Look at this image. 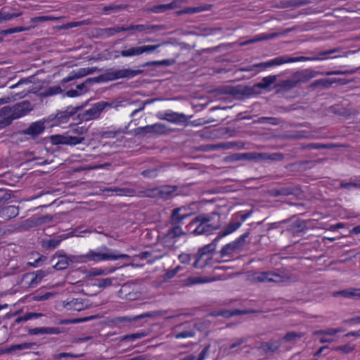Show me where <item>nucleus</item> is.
Instances as JSON below:
<instances>
[{
  "instance_id": "nucleus-1",
  "label": "nucleus",
  "mask_w": 360,
  "mask_h": 360,
  "mask_svg": "<svg viewBox=\"0 0 360 360\" xmlns=\"http://www.w3.org/2000/svg\"><path fill=\"white\" fill-rule=\"evenodd\" d=\"M336 49L327 50L325 51H321L318 53L314 57H304V56H300V57H288L287 56H279L274 58L271 60H269L266 62H263L257 64H255L252 66L246 68L245 70L247 71H252L255 68H267L273 66H278L281 65L285 63H295V62H301V61H314V60H322L327 59L326 56L327 55L334 53L337 52Z\"/></svg>"
},
{
  "instance_id": "nucleus-2",
  "label": "nucleus",
  "mask_w": 360,
  "mask_h": 360,
  "mask_svg": "<svg viewBox=\"0 0 360 360\" xmlns=\"http://www.w3.org/2000/svg\"><path fill=\"white\" fill-rule=\"evenodd\" d=\"M77 262H100L103 261H112V250L105 246L100 247L96 250H90L86 254L79 255Z\"/></svg>"
},
{
  "instance_id": "nucleus-3",
  "label": "nucleus",
  "mask_w": 360,
  "mask_h": 360,
  "mask_svg": "<svg viewBox=\"0 0 360 360\" xmlns=\"http://www.w3.org/2000/svg\"><path fill=\"white\" fill-rule=\"evenodd\" d=\"M188 226L190 229L195 226V229L191 231L195 235H208L219 228L218 224L211 223V217L206 214L196 217Z\"/></svg>"
},
{
  "instance_id": "nucleus-4",
  "label": "nucleus",
  "mask_w": 360,
  "mask_h": 360,
  "mask_svg": "<svg viewBox=\"0 0 360 360\" xmlns=\"http://www.w3.org/2000/svg\"><path fill=\"white\" fill-rule=\"evenodd\" d=\"M242 225L241 221H230L229 224L224 228V231L220 232L217 238L213 240V243L209 244L207 246L200 250V255H205L207 252H212L215 249L216 243L222 238L233 233Z\"/></svg>"
},
{
  "instance_id": "nucleus-5",
  "label": "nucleus",
  "mask_w": 360,
  "mask_h": 360,
  "mask_svg": "<svg viewBox=\"0 0 360 360\" xmlns=\"http://www.w3.org/2000/svg\"><path fill=\"white\" fill-rule=\"evenodd\" d=\"M112 107V103L105 101L98 102L93 104L90 108L84 110L81 116L85 120H94L98 118L104 110Z\"/></svg>"
},
{
  "instance_id": "nucleus-6",
  "label": "nucleus",
  "mask_w": 360,
  "mask_h": 360,
  "mask_svg": "<svg viewBox=\"0 0 360 360\" xmlns=\"http://www.w3.org/2000/svg\"><path fill=\"white\" fill-rule=\"evenodd\" d=\"M248 236L249 233L246 232L242 234L239 238H238L234 241L224 245L220 251L221 256H229L234 252L240 251L244 246L245 240Z\"/></svg>"
},
{
  "instance_id": "nucleus-7",
  "label": "nucleus",
  "mask_w": 360,
  "mask_h": 360,
  "mask_svg": "<svg viewBox=\"0 0 360 360\" xmlns=\"http://www.w3.org/2000/svg\"><path fill=\"white\" fill-rule=\"evenodd\" d=\"M161 44L143 45L140 46H131L121 51L120 55L124 58L139 56L143 53H150L159 48Z\"/></svg>"
},
{
  "instance_id": "nucleus-8",
  "label": "nucleus",
  "mask_w": 360,
  "mask_h": 360,
  "mask_svg": "<svg viewBox=\"0 0 360 360\" xmlns=\"http://www.w3.org/2000/svg\"><path fill=\"white\" fill-rule=\"evenodd\" d=\"M48 275V272L43 270H37L34 272L27 273L23 275L22 282L27 288H35Z\"/></svg>"
},
{
  "instance_id": "nucleus-9",
  "label": "nucleus",
  "mask_w": 360,
  "mask_h": 360,
  "mask_svg": "<svg viewBox=\"0 0 360 360\" xmlns=\"http://www.w3.org/2000/svg\"><path fill=\"white\" fill-rule=\"evenodd\" d=\"M252 280L257 282H275L279 283L285 281V276L273 271L255 272L252 276Z\"/></svg>"
},
{
  "instance_id": "nucleus-10",
  "label": "nucleus",
  "mask_w": 360,
  "mask_h": 360,
  "mask_svg": "<svg viewBox=\"0 0 360 360\" xmlns=\"http://www.w3.org/2000/svg\"><path fill=\"white\" fill-rule=\"evenodd\" d=\"M159 119L166 120L169 122L180 124H186L189 119L184 113L176 112L172 110H167L165 112L158 115Z\"/></svg>"
},
{
  "instance_id": "nucleus-11",
  "label": "nucleus",
  "mask_w": 360,
  "mask_h": 360,
  "mask_svg": "<svg viewBox=\"0 0 360 360\" xmlns=\"http://www.w3.org/2000/svg\"><path fill=\"white\" fill-rule=\"evenodd\" d=\"M195 334L194 330L188 323L176 326L172 332V335L176 339L192 338Z\"/></svg>"
},
{
  "instance_id": "nucleus-12",
  "label": "nucleus",
  "mask_w": 360,
  "mask_h": 360,
  "mask_svg": "<svg viewBox=\"0 0 360 360\" xmlns=\"http://www.w3.org/2000/svg\"><path fill=\"white\" fill-rule=\"evenodd\" d=\"M142 70H131L129 68L112 70L108 74L111 79H117L122 78H132L140 75Z\"/></svg>"
},
{
  "instance_id": "nucleus-13",
  "label": "nucleus",
  "mask_w": 360,
  "mask_h": 360,
  "mask_svg": "<svg viewBox=\"0 0 360 360\" xmlns=\"http://www.w3.org/2000/svg\"><path fill=\"white\" fill-rule=\"evenodd\" d=\"M63 307L68 311H80L86 309L89 303L82 298H71L63 302Z\"/></svg>"
},
{
  "instance_id": "nucleus-14",
  "label": "nucleus",
  "mask_w": 360,
  "mask_h": 360,
  "mask_svg": "<svg viewBox=\"0 0 360 360\" xmlns=\"http://www.w3.org/2000/svg\"><path fill=\"white\" fill-rule=\"evenodd\" d=\"M96 68H82L74 70L70 74L62 79L63 83H67L72 80L82 78L86 75H91L95 72Z\"/></svg>"
},
{
  "instance_id": "nucleus-15",
  "label": "nucleus",
  "mask_w": 360,
  "mask_h": 360,
  "mask_svg": "<svg viewBox=\"0 0 360 360\" xmlns=\"http://www.w3.org/2000/svg\"><path fill=\"white\" fill-rule=\"evenodd\" d=\"M11 108L15 120L26 115L32 110L31 103L29 101L20 102Z\"/></svg>"
},
{
  "instance_id": "nucleus-16",
  "label": "nucleus",
  "mask_w": 360,
  "mask_h": 360,
  "mask_svg": "<svg viewBox=\"0 0 360 360\" xmlns=\"http://www.w3.org/2000/svg\"><path fill=\"white\" fill-rule=\"evenodd\" d=\"M342 331L343 330L341 328H328L324 330H316L313 333V334L314 335H321V337L319 338V341L321 343H326L333 342L334 340L332 336Z\"/></svg>"
},
{
  "instance_id": "nucleus-17",
  "label": "nucleus",
  "mask_w": 360,
  "mask_h": 360,
  "mask_svg": "<svg viewBox=\"0 0 360 360\" xmlns=\"http://www.w3.org/2000/svg\"><path fill=\"white\" fill-rule=\"evenodd\" d=\"M14 120L15 118L11 107L4 106L0 108V129L9 125Z\"/></svg>"
},
{
  "instance_id": "nucleus-18",
  "label": "nucleus",
  "mask_w": 360,
  "mask_h": 360,
  "mask_svg": "<svg viewBox=\"0 0 360 360\" xmlns=\"http://www.w3.org/2000/svg\"><path fill=\"white\" fill-rule=\"evenodd\" d=\"M139 133L142 134H165L167 132V127L161 123H155L151 125H147L138 128Z\"/></svg>"
},
{
  "instance_id": "nucleus-19",
  "label": "nucleus",
  "mask_w": 360,
  "mask_h": 360,
  "mask_svg": "<svg viewBox=\"0 0 360 360\" xmlns=\"http://www.w3.org/2000/svg\"><path fill=\"white\" fill-rule=\"evenodd\" d=\"M77 109L73 107H68L64 111L58 112L55 117V122L57 124L67 123L70 117L76 113Z\"/></svg>"
},
{
  "instance_id": "nucleus-20",
  "label": "nucleus",
  "mask_w": 360,
  "mask_h": 360,
  "mask_svg": "<svg viewBox=\"0 0 360 360\" xmlns=\"http://www.w3.org/2000/svg\"><path fill=\"white\" fill-rule=\"evenodd\" d=\"M297 83H305L309 79L315 77V72L310 69H305L301 71H297L292 75Z\"/></svg>"
},
{
  "instance_id": "nucleus-21",
  "label": "nucleus",
  "mask_w": 360,
  "mask_h": 360,
  "mask_svg": "<svg viewBox=\"0 0 360 360\" xmlns=\"http://www.w3.org/2000/svg\"><path fill=\"white\" fill-rule=\"evenodd\" d=\"M176 191V187L173 186H163L153 190L154 195L160 198L167 199L173 195Z\"/></svg>"
},
{
  "instance_id": "nucleus-22",
  "label": "nucleus",
  "mask_w": 360,
  "mask_h": 360,
  "mask_svg": "<svg viewBox=\"0 0 360 360\" xmlns=\"http://www.w3.org/2000/svg\"><path fill=\"white\" fill-rule=\"evenodd\" d=\"M78 256H70L67 257L66 255L58 256V262L53 266L57 270H63L68 268L70 262H77V259Z\"/></svg>"
},
{
  "instance_id": "nucleus-23",
  "label": "nucleus",
  "mask_w": 360,
  "mask_h": 360,
  "mask_svg": "<svg viewBox=\"0 0 360 360\" xmlns=\"http://www.w3.org/2000/svg\"><path fill=\"white\" fill-rule=\"evenodd\" d=\"M44 129V123L41 121H37L32 123L29 127L25 129L24 133L27 135L37 136L41 134Z\"/></svg>"
},
{
  "instance_id": "nucleus-24",
  "label": "nucleus",
  "mask_w": 360,
  "mask_h": 360,
  "mask_svg": "<svg viewBox=\"0 0 360 360\" xmlns=\"http://www.w3.org/2000/svg\"><path fill=\"white\" fill-rule=\"evenodd\" d=\"M182 1V0H175L167 4L156 6L152 8V11L156 13H162L168 9H174L179 7Z\"/></svg>"
},
{
  "instance_id": "nucleus-25",
  "label": "nucleus",
  "mask_w": 360,
  "mask_h": 360,
  "mask_svg": "<svg viewBox=\"0 0 360 360\" xmlns=\"http://www.w3.org/2000/svg\"><path fill=\"white\" fill-rule=\"evenodd\" d=\"M103 191H111L116 193L117 195L120 196H133L135 195L136 191L134 189L128 188H105L103 190Z\"/></svg>"
},
{
  "instance_id": "nucleus-26",
  "label": "nucleus",
  "mask_w": 360,
  "mask_h": 360,
  "mask_svg": "<svg viewBox=\"0 0 360 360\" xmlns=\"http://www.w3.org/2000/svg\"><path fill=\"white\" fill-rule=\"evenodd\" d=\"M215 281L214 278H202L199 276H191L184 280V285L188 286L199 283H208Z\"/></svg>"
},
{
  "instance_id": "nucleus-27",
  "label": "nucleus",
  "mask_w": 360,
  "mask_h": 360,
  "mask_svg": "<svg viewBox=\"0 0 360 360\" xmlns=\"http://www.w3.org/2000/svg\"><path fill=\"white\" fill-rule=\"evenodd\" d=\"M210 5H204L196 7H188L184 10L177 12L178 15L188 14V13H196L210 9Z\"/></svg>"
},
{
  "instance_id": "nucleus-28",
  "label": "nucleus",
  "mask_w": 360,
  "mask_h": 360,
  "mask_svg": "<svg viewBox=\"0 0 360 360\" xmlns=\"http://www.w3.org/2000/svg\"><path fill=\"white\" fill-rule=\"evenodd\" d=\"M58 333V328H48V327L34 328L30 330V333L32 334V335L57 334Z\"/></svg>"
},
{
  "instance_id": "nucleus-29",
  "label": "nucleus",
  "mask_w": 360,
  "mask_h": 360,
  "mask_svg": "<svg viewBox=\"0 0 360 360\" xmlns=\"http://www.w3.org/2000/svg\"><path fill=\"white\" fill-rule=\"evenodd\" d=\"M189 216V214L186 212V208L179 207L174 209L172 212V220L179 222Z\"/></svg>"
},
{
  "instance_id": "nucleus-30",
  "label": "nucleus",
  "mask_w": 360,
  "mask_h": 360,
  "mask_svg": "<svg viewBox=\"0 0 360 360\" xmlns=\"http://www.w3.org/2000/svg\"><path fill=\"white\" fill-rule=\"evenodd\" d=\"M63 17L61 16H53V15H42V16H37L34 17L30 19V22L36 24V23H40L44 22L46 21H56L60 19H61Z\"/></svg>"
},
{
  "instance_id": "nucleus-31",
  "label": "nucleus",
  "mask_w": 360,
  "mask_h": 360,
  "mask_svg": "<svg viewBox=\"0 0 360 360\" xmlns=\"http://www.w3.org/2000/svg\"><path fill=\"white\" fill-rule=\"evenodd\" d=\"M297 85V84L292 75H291L290 78L281 81L278 84L279 87H281L282 89L285 91L292 89L295 88Z\"/></svg>"
},
{
  "instance_id": "nucleus-32",
  "label": "nucleus",
  "mask_w": 360,
  "mask_h": 360,
  "mask_svg": "<svg viewBox=\"0 0 360 360\" xmlns=\"http://www.w3.org/2000/svg\"><path fill=\"white\" fill-rule=\"evenodd\" d=\"M276 80V76L271 75L268 77H265L262 79V82L258 83L256 86L260 89H266L271 84L274 83Z\"/></svg>"
},
{
  "instance_id": "nucleus-33",
  "label": "nucleus",
  "mask_w": 360,
  "mask_h": 360,
  "mask_svg": "<svg viewBox=\"0 0 360 360\" xmlns=\"http://www.w3.org/2000/svg\"><path fill=\"white\" fill-rule=\"evenodd\" d=\"M1 213L4 216H7L9 218L14 217L18 214V210L15 206H8L4 207Z\"/></svg>"
},
{
  "instance_id": "nucleus-34",
  "label": "nucleus",
  "mask_w": 360,
  "mask_h": 360,
  "mask_svg": "<svg viewBox=\"0 0 360 360\" xmlns=\"http://www.w3.org/2000/svg\"><path fill=\"white\" fill-rule=\"evenodd\" d=\"M181 270H183V267L181 266H177L173 269H168L163 275L162 278L165 281L174 278Z\"/></svg>"
},
{
  "instance_id": "nucleus-35",
  "label": "nucleus",
  "mask_w": 360,
  "mask_h": 360,
  "mask_svg": "<svg viewBox=\"0 0 360 360\" xmlns=\"http://www.w3.org/2000/svg\"><path fill=\"white\" fill-rule=\"evenodd\" d=\"M35 27H36L35 25H31L29 27H16L10 28L6 30H4V33L6 34H8L20 32H23V31H29L32 29L35 28Z\"/></svg>"
},
{
  "instance_id": "nucleus-36",
  "label": "nucleus",
  "mask_w": 360,
  "mask_h": 360,
  "mask_svg": "<svg viewBox=\"0 0 360 360\" xmlns=\"http://www.w3.org/2000/svg\"><path fill=\"white\" fill-rule=\"evenodd\" d=\"M131 288V285H124L120 291L121 292L124 293L125 297L128 300H136L138 298L139 295L137 294H131L129 292V290Z\"/></svg>"
},
{
  "instance_id": "nucleus-37",
  "label": "nucleus",
  "mask_w": 360,
  "mask_h": 360,
  "mask_svg": "<svg viewBox=\"0 0 360 360\" xmlns=\"http://www.w3.org/2000/svg\"><path fill=\"white\" fill-rule=\"evenodd\" d=\"M19 15V13H10L6 11H0V23L4 21L11 20Z\"/></svg>"
},
{
  "instance_id": "nucleus-38",
  "label": "nucleus",
  "mask_w": 360,
  "mask_h": 360,
  "mask_svg": "<svg viewBox=\"0 0 360 360\" xmlns=\"http://www.w3.org/2000/svg\"><path fill=\"white\" fill-rule=\"evenodd\" d=\"M174 63V60L169 59H164L162 60H155L151 62H148L146 63V65H155V66H169Z\"/></svg>"
},
{
  "instance_id": "nucleus-39",
  "label": "nucleus",
  "mask_w": 360,
  "mask_h": 360,
  "mask_svg": "<svg viewBox=\"0 0 360 360\" xmlns=\"http://www.w3.org/2000/svg\"><path fill=\"white\" fill-rule=\"evenodd\" d=\"M84 140V137L66 136V145L75 146L82 143Z\"/></svg>"
},
{
  "instance_id": "nucleus-40",
  "label": "nucleus",
  "mask_w": 360,
  "mask_h": 360,
  "mask_svg": "<svg viewBox=\"0 0 360 360\" xmlns=\"http://www.w3.org/2000/svg\"><path fill=\"white\" fill-rule=\"evenodd\" d=\"M355 349V345L352 344H347L342 346H338L334 349L338 352H341L344 354H349Z\"/></svg>"
},
{
  "instance_id": "nucleus-41",
  "label": "nucleus",
  "mask_w": 360,
  "mask_h": 360,
  "mask_svg": "<svg viewBox=\"0 0 360 360\" xmlns=\"http://www.w3.org/2000/svg\"><path fill=\"white\" fill-rule=\"evenodd\" d=\"M342 295L345 297H360V290H342L339 292H335V295Z\"/></svg>"
},
{
  "instance_id": "nucleus-42",
  "label": "nucleus",
  "mask_w": 360,
  "mask_h": 360,
  "mask_svg": "<svg viewBox=\"0 0 360 360\" xmlns=\"http://www.w3.org/2000/svg\"><path fill=\"white\" fill-rule=\"evenodd\" d=\"M63 91L62 89L59 86H53L48 88L45 92V95L47 96L59 94Z\"/></svg>"
},
{
  "instance_id": "nucleus-43",
  "label": "nucleus",
  "mask_w": 360,
  "mask_h": 360,
  "mask_svg": "<svg viewBox=\"0 0 360 360\" xmlns=\"http://www.w3.org/2000/svg\"><path fill=\"white\" fill-rule=\"evenodd\" d=\"M63 240V238L61 236L50 239L47 241L46 247L49 248H56Z\"/></svg>"
},
{
  "instance_id": "nucleus-44",
  "label": "nucleus",
  "mask_w": 360,
  "mask_h": 360,
  "mask_svg": "<svg viewBox=\"0 0 360 360\" xmlns=\"http://www.w3.org/2000/svg\"><path fill=\"white\" fill-rule=\"evenodd\" d=\"M56 294L53 293V292H46V293H44L42 295H36L33 297V300L34 301H43V300H49L53 297H54Z\"/></svg>"
},
{
  "instance_id": "nucleus-45",
  "label": "nucleus",
  "mask_w": 360,
  "mask_h": 360,
  "mask_svg": "<svg viewBox=\"0 0 360 360\" xmlns=\"http://www.w3.org/2000/svg\"><path fill=\"white\" fill-rule=\"evenodd\" d=\"M112 283V279L110 278H102L98 281L96 284L98 288H104L110 286Z\"/></svg>"
},
{
  "instance_id": "nucleus-46",
  "label": "nucleus",
  "mask_w": 360,
  "mask_h": 360,
  "mask_svg": "<svg viewBox=\"0 0 360 360\" xmlns=\"http://www.w3.org/2000/svg\"><path fill=\"white\" fill-rule=\"evenodd\" d=\"M302 337V335L301 333H297L295 332H290V333H288L284 336L283 338L285 341L291 342V341L295 340L296 339L301 338Z\"/></svg>"
},
{
  "instance_id": "nucleus-47",
  "label": "nucleus",
  "mask_w": 360,
  "mask_h": 360,
  "mask_svg": "<svg viewBox=\"0 0 360 360\" xmlns=\"http://www.w3.org/2000/svg\"><path fill=\"white\" fill-rule=\"evenodd\" d=\"M273 37V35L269 34H260L255 37L249 40L250 44L258 42L263 40H267L269 39H271Z\"/></svg>"
},
{
  "instance_id": "nucleus-48",
  "label": "nucleus",
  "mask_w": 360,
  "mask_h": 360,
  "mask_svg": "<svg viewBox=\"0 0 360 360\" xmlns=\"http://www.w3.org/2000/svg\"><path fill=\"white\" fill-rule=\"evenodd\" d=\"M51 141L53 144H65L66 145V136H63V135L52 136Z\"/></svg>"
},
{
  "instance_id": "nucleus-49",
  "label": "nucleus",
  "mask_w": 360,
  "mask_h": 360,
  "mask_svg": "<svg viewBox=\"0 0 360 360\" xmlns=\"http://www.w3.org/2000/svg\"><path fill=\"white\" fill-rule=\"evenodd\" d=\"M94 79L89 78L87 79L84 82L78 84L76 88L79 93L84 94L88 91V89L86 87V84L91 83Z\"/></svg>"
},
{
  "instance_id": "nucleus-50",
  "label": "nucleus",
  "mask_w": 360,
  "mask_h": 360,
  "mask_svg": "<svg viewBox=\"0 0 360 360\" xmlns=\"http://www.w3.org/2000/svg\"><path fill=\"white\" fill-rule=\"evenodd\" d=\"M11 198V195L4 188H0V204L6 202Z\"/></svg>"
},
{
  "instance_id": "nucleus-51",
  "label": "nucleus",
  "mask_w": 360,
  "mask_h": 360,
  "mask_svg": "<svg viewBox=\"0 0 360 360\" xmlns=\"http://www.w3.org/2000/svg\"><path fill=\"white\" fill-rule=\"evenodd\" d=\"M152 101H146L143 103H141L137 108L134 110L130 114V117H134L138 112L143 111L145 108L146 105L151 103Z\"/></svg>"
},
{
  "instance_id": "nucleus-52",
  "label": "nucleus",
  "mask_w": 360,
  "mask_h": 360,
  "mask_svg": "<svg viewBox=\"0 0 360 360\" xmlns=\"http://www.w3.org/2000/svg\"><path fill=\"white\" fill-rule=\"evenodd\" d=\"M248 158L250 159H254V160H259V159H268L269 156L266 153H248L247 154Z\"/></svg>"
},
{
  "instance_id": "nucleus-53",
  "label": "nucleus",
  "mask_w": 360,
  "mask_h": 360,
  "mask_svg": "<svg viewBox=\"0 0 360 360\" xmlns=\"http://www.w3.org/2000/svg\"><path fill=\"white\" fill-rule=\"evenodd\" d=\"M181 263L188 264L191 261V255L187 253L180 254L178 257Z\"/></svg>"
},
{
  "instance_id": "nucleus-54",
  "label": "nucleus",
  "mask_w": 360,
  "mask_h": 360,
  "mask_svg": "<svg viewBox=\"0 0 360 360\" xmlns=\"http://www.w3.org/2000/svg\"><path fill=\"white\" fill-rule=\"evenodd\" d=\"M143 336V335L142 333H133V334H131V335H125L122 338V340H129V341H134L136 339H139V338H141Z\"/></svg>"
},
{
  "instance_id": "nucleus-55",
  "label": "nucleus",
  "mask_w": 360,
  "mask_h": 360,
  "mask_svg": "<svg viewBox=\"0 0 360 360\" xmlns=\"http://www.w3.org/2000/svg\"><path fill=\"white\" fill-rule=\"evenodd\" d=\"M142 174L144 176L153 178L157 176L158 171L156 169H148L142 172Z\"/></svg>"
},
{
  "instance_id": "nucleus-56",
  "label": "nucleus",
  "mask_w": 360,
  "mask_h": 360,
  "mask_svg": "<svg viewBox=\"0 0 360 360\" xmlns=\"http://www.w3.org/2000/svg\"><path fill=\"white\" fill-rule=\"evenodd\" d=\"M359 185L356 184V183H354V182H347V183H345V182H342L340 184V187L342 188H346V189H348V190H350L352 189V188H357L359 187Z\"/></svg>"
},
{
  "instance_id": "nucleus-57",
  "label": "nucleus",
  "mask_w": 360,
  "mask_h": 360,
  "mask_svg": "<svg viewBox=\"0 0 360 360\" xmlns=\"http://www.w3.org/2000/svg\"><path fill=\"white\" fill-rule=\"evenodd\" d=\"M344 322L346 323H348L351 326L356 325V324H360V316H357L353 317L352 319L345 320Z\"/></svg>"
},
{
  "instance_id": "nucleus-58",
  "label": "nucleus",
  "mask_w": 360,
  "mask_h": 360,
  "mask_svg": "<svg viewBox=\"0 0 360 360\" xmlns=\"http://www.w3.org/2000/svg\"><path fill=\"white\" fill-rule=\"evenodd\" d=\"M82 94V93H79L76 89H71V90L68 91L65 93V96H68V97H70V98L77 97V96H81Z\"/></svg>"
},
{
  "instance_id": "nucleus-59",
  "label": "nucleus",
  "mask_w": 360,
  "mask_h": 360,
  "mask_svg": "<svg viewBox=\"0 0 360 360\" xmlns=\"http://www.w3.org/2000/svg\"><path fill=\"white\" fill-rule=\"evenodd\" d=\"M169 236L172 237L180 236L182 234V231L180 227H174L170 232Z\"/></svg>"
},
{
  "instance_id": "nucleus-60",
  "label": "nucleus",
  "mask_w": 360,
  "mask_h": 360,
  "mask_svg": "<svg viewBox=\"0 0 360 360\" xmlns=\"http://www.w3.org/2000/svg\"><path fill=\"white\" fill-rule=\"evenodd\" d=\"M245 342V338H239V339H237L234 342H233L231 345H230V349H235L237 347L243 345L244 342Z\"/></svg>"
},
{
  "instance_id": "nucleus-61",
  "label": "nucleus",
  "mask_w": 360,
  "mask_h": 360,
  "mask_svg": "<svg viewBox=\"0 0 360 360\" xmlns=\"http://www.w3.org/2000/svg\"><path fill=\"white\" fill-rule=\"evenodd\" d=\"M40 316H41V314L29 313V314H27L25 315V316L23 318V320L27 321V320H30V319H37V318H39Z\"/></svg>"
},
{
  "instance_id": "nucleus-62",
  "label": "nucleus",
  "mask_w": 360,
  "mask_h": 360,
  "mask_svg": "<svg viewBox=\"0 0 360 360\" xmlns=\"http://www.w3.org/2000/svg\"><path fill=\"white\" fill-rule=\"evenodd\" d=\"M81 356H82V354H73L72 353H60L58 354L59 358H63V357L79 358Z\"/></svg>"
},
{
  "instance_id": "nucleus-63",
  "label": "nucleus",
  "mask_w": 360,
  "mask_h": 360,
  "mask_svg": "<svg viewBox=\"0 0 360 360\" xmlns=\"http://www.w3.org/2000/svg\"><path fill=\"white\" fill-rule=\"evenodd\" d=\"M150 27L146 25H134V30L139 31V32H143L148 29H150Z\"/></svg>"
},
{
  "instance_id": "nucleus-64",
  "label": "nucleus",
  "mask_w": 360,
  "mask_h": 360,
  "mask_svg": "<svg viewBox=\"0 0 360 360\" xmlns=\"http://www.w3.org/2000/svg\"><path fill=\"white\" fill-rule=\"evenodd\" d=\"M112 256L115 257L112 261L117 260L119 259H128L129 256L126 254H116L112 251Z\"/></svg>"
}]
</instances>
